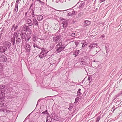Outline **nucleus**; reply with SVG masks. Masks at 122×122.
Wrapping results in <instances>:
<instances>
[{
  "label": "nucleus",
  "instance_id": "nucleus-1",
  "mask_svg": "<svg viewBox=\"0 0 122 122\" xmlns=\"http://www.w3.org/2000/svg\"><path fill=\"white\" fill-rule=\"evenodd\" d=\"M87 44L84 40H80L77 41V46L79 44L80 45H81L82 48L86 46Z\"/></svg>",
  "mask_w": 122,
  "mask_h": 122
},
{
  "label": "nucleus",
  "instance_id": "nucleus-2",
  "mask_svg": "<svg viewBox=\"0 0 122 122\" xmlns=\"http://www.w3.org/2000/svg\"><path fill=\"white\" fill-rule=\"evenodd\" d=\"M97 46H98V44L97 43H90L89 46L88 47L91 50L94 48L95 47H97Z\"/></svg>",
  "mask_w": 122,
  "mask_h": 122
},
{
  "label": "nucleus",
  "instance_id": "nucleus-3",
  "mask_svg": "<svg viewBox=\"0 0 122 122\" xmlns=\"http://www.w3.org/2000/svg\"><path fill=\"white\" fill-rule=\"evenodd\" d=\"M3 44L5 47H7L8 48V49H10L11 46V43L8 41H6L3 43Z\"/></svg>",
  "mask_w": 122,
  "mask_h": 122
},
{
  "label": "nucleus",
  "instance_id": "nucleus-4",
  "mask_svg": "<svg viewBox=\"0 0 122 122\" xmlns=\"http://www.w3.org/2000/svg\"><path fill=\"white\" fill-rule=\"evenodd\" d=\"M77 6L79 8H81L83 7L85 5V3L84 2L82 1L77 3Z\"/></svg>",
  "mask_w": 122,
  "mask_h": 122
},
{
  "label": "nucleus",
  "instance_id": "nucleus-5",
  "mask_svg": "<svg viewBox=\"0 0 122 122\" xmlns=\"http://www.w3.org/2000/svg\"><path fill=\"white\" fill-rule=\"evenodd\" d=\"M7 48L5 46H0V52L4 53L7 50Z\"/></svg>",
  "mask_w": 122,
  "mask_h": 122
},
{
  "label": "nucleus",
  "instance_id": "nucleus-6",
  "mask_svg": "<svg viewBox=\"0 0 122 122\" xmlns=\"http://www.w3.org/2000/svg\"><path fill=\"white\" fill-rule=\"evenodd\" d=\"M98 51H98L97 53H96L95 54V56H100L103 54V52L101 50V49H99V50H98Z\"/></svg>",
  "mask_w": 122,
  "mask_h": 122
},
{
  "label": "nucleus",
  "instance_id": "nucleus-7",
  "mask_svg": "<svg viewBox=\"0 0 122 122\" xmlns=\"http://www.w3.org/2000/svg\"><path fill=\"white\" fill-rule=\"evenodd\" d=\"M65 47L64 46H60L57 50L56 52H59L62 51L65 48Z\"/></svg>",
  "mask_w": 122,
  "mask_h": 122
},
{
  "label": "nucleus",
  "instance_id": "nucleus-8",
  "mask_svg": "<svg viewBox=\"0 0 122 122\" xmlns=\"http://www.w3.org/2000/svg\"><path fill=\"white\" fill-rule=\"evenodd\" d=\"M60 37V36H55L53 38V40L54 41L56 42L59 39Z\"/></svg>",
  "mask_w": 122,
  "mask_h": 122
},
{
  "label": "nucleus",
  "instance_id": "nucleus-9",
  "mask_svg": "<svg viewBox=\"0 0 122 122\" xmlns=\"http://www.w3.org/2000/svg\"><path fill=\"white\" fill-rule=\"evenodd\" d=\"M62 24L63 25V27L64 28H66L68 25L67 20L63 21Z\"/></svg>",
  "mask_w": 122,
  "mask_h": 122
},
{
  "label": "nucleus",
  "instance_id": "nucleus-10",
  "mask_svg": "<svg viewBox=\"0 0 122 122\" xmlns=\"http://www.w3.org/2000/svg\"><path fill=\"white\" fill-rule=\"evenodd\" d=\"M7 59L6 57L4 56H3L1 58L0 61L1 62H4L6 61Z\"/></svg>",
  "mask_w": 122,
  "mask_h": 122
},
{
  "label": "nucleus",
  "instance_id": "nucleus-11",
  "mask_svg": "<svg viewBox=\"0 0 122 122\" xmlns=\"http://www.w3.org/2000/svg\"><path fill=\"white\" fill-rule=\"evenodd\" d=\"M91 23V22L88 20H85L84 22V24L85 25H90Z\"/></svg>",
  "mask_w": 122,
  "mask_h": 122
},
{
  "label": "nucleus",
  "instance_id": "nucleus-12",
  "mask_svg": "<svg viewBox=\"0 0 122 122\" xmlns=\"http://www.w3.org/2000/svg\"><path fill=\"white\" fill-rule=\"evenodd\" d=\"M43 16L41 15H39L37 16V19L39 21L43 19Z\"/></svg>",
  "mask_w": 122,
  "mask_h": 122
},
{
  "label": "nucleus",
  "instance_id": "nucleus-13",
  "mask_svg": "<svg viewBox=\"0 0 122 122\" xmlns=\"http://www.w3.org/2000/svg\"><path fill=\"white\" fill-rule=\"evenodd\" d=\"M33 23L34 24H35V25H38V22L36 19H34L33 21Z\"/></svg>",
  "mask_w": 122,
  "mask_h": 122
},
{
  "label": "nucleus",
  "instance_id": "nucleus-14",
  "mask_svg": "<svg viewBox=\"0 0 122 122\" xmlns=\"http://www.w3.org/2000/svg\"><path fill=\"white\" fill-rule=\"evenodd\" d=\"M45 56V54L43 52H41L39 56L41 58H43Z\"/></svg>",
  "mask_w": 122,
  "mask_h": 122
},
{
  "label": "nucleus",
  "instance_id": "nucleus-15",
  "mask_svg": "<svg viewBox=\"0 0 122 122\" xmlns=\"http://www.w3.org/2000/svg\"><path fill=\"white\" fill-rule=\"evenodd\" d=\"M81 91V89L79 88L78 90V91L77 92V96H81L82 95V94L80 92Z\"/></svg>",
  "mask_w": 122,
  "mask_h": 122
},
{
  "label": "nucleus",
  "instance_id": "nucleus-16",
  "mask_svg": "<svg viewBox=\"0 0 122 122\" xmlns=\"http://www.w3.org/2000/svg\"><path fill=\"white\" fill-rule=\"evenodd\" d=\"M80 66H83L84 65H86V63L83 61H81L80 62Z\"/></svg>",
  "mask_w": 122,
  "mask_h": 122
},
{
  "label": "nucleus",
  "instance_id": "nucleus-17",
  "mask_svg": "<svg viewBox=\"0 0 122 122\" xmlns=\"http://www.w3.org/2000/svg\"><path fill=\"white\" fill-rule=\"evenodd\" d=\"M52 119L50 117H47L46 119V122H51Z\"/></svg>",
  "mask_w": 122,
  "mask_h": 122
},
{
  "label": "nucleus",
  "instance_id": "nucleus-18",
  "mask_svg": "<svg viewBox=\"0 0 122 122\" xmlns=\"http://www.w3.org/2000/svg\"><path fill=\"white\" fill-rule=\"evenodd\" d=\"M26 36V37L27 38V39L26 40L27 41H28L30 39L31 37L30 36V35L29 34H27Z\"/></svg>",
  "mask_w": 122,
  "mask_h": 122
},
{
  "label": "nucleus",
  "instance_id": "nucleus-19",
  "mask_svg": "<svg viewBox=\"0 0 122 122\" xmlns=\"http://www.w3.org/2000/svg\"><path fill=\"white\" fill-rule=\"evenodd\" d=\"M92 77L91 76L89 75L88 76V80L89 82H91L92 80Z\"/></svg>",
  "mask_w": 122,
  "mask_h": 122
},
{
  "label": "nucleus",
  "instance_id": "nucleus-20",
  "mask_svg": "<svg viewBox=\"0 0 122 122\" xmlns=\"http://www.w3.org/2000/svg\"><path fill=\"white\" fill-rule=\"evenodd\" d=\"M119 96H120V94H118L117 95L113 97L114 99L112 101L113 102H114V100L115 99H116L118 97H119Z\"/></svg>",
  "mask_w": 122,
  "mask_h": 122
},
{
  "label": "nucleus",
  "instance_id": "nucleus-21",
  "mask_svg": "<svg viewBox=\"0 0 122 122\" xmlns=\"http://www.w3.org/2000/svg\"><path fill=\"white\" fill-rule=\"evenodd\" d=\"M15 10L16 12H17L18 11V5H15Z\"/></svg>",
  "mask_w": 122,
  "mask_h": 122
},
{
  "label": "nucleus",
  "instance_id": "nucleus-22",
  "mask_svg": "<svg viewBox=\"0 0 122 122\" xmlns=\"http://www.w3.org/2000/svg\"><path fill=\"white\" fill-rule=\"evenodd\" d=\"M5 87V85H0V89H4Z\"/></svg>",
  "mask_w": 122,
  "mask_h": 122
},
{
  "label": "nucleus",
  "instance_id": "nucleus-23",
  "mask_svg": "<svg viewBox=\"0 0 122 122\" xmlns=\"http://www.w3.org/2000/svg\"><path fill=\"white\" fill-rule=\"evenodd\" d=\"M77 38H79V39H80L81 38L80 34V33H77Z\"/></svg>",
  "mask_w": 122,
  "mask_h": 122
},
{
  "label": "nucleus",
  "instance_id": "nucleus-24",
  "mask_svg": "<svg viewBox=\"0 0 122 122\" xmlns=\"http://www.w3.org/2000/svg\"><path fill=\"white\" fill-rule=\"evenodd\" d=\"M97 49L96 50V52L97 53L98 51H99L98 50H99V49H101L98 46L97 47H96Z\"/></svg>",
  "mask_w": 122,
  "mask_h": 122
},
{
  "label": "nucleus",
  "instance_id": "nucleus-25",
  "mask_svg": "<svg viewBox=\"0 0 122 122\" xmlns=\"http://www.w3.org/2000/svg\"><path fill=\"white\" fill-rule=\"evenodd\" d=\"M62 43L61 42H60L56 46L57 47L60 46H63V45H62Z\"/></svg>",
  "mask_w": 122,
  "mask_h": 122
},
{
  "label": "nucleus",
  "instance_id": "nucleus-26",
  "mask_svg": "<svg viewBox=\"0 0 122 122\" xmlns=\"http://www.w3.org/2000/svg\"><path fill=\"white\" fill-rule=\"evenodd\" d=\"M4 104V103L3 102L0 101V107H2Z\"/></svg>",
  "mask_w": 122,
  "mask_h": 122
},
{
  "label": "nucleus",
  "instance_id": "nucleus-27",
  "mask_svg": "<svg viewBox=\"0 0 122 122\" xmlns=\"http://www.w3.org/2000/svg\"><path fill=\"white\" fill-rule=\"evenodd\" d=\"M100 120V117H98L97 118V119L96 121L98 122Z\"/></svg>",
  "mask_w": 122,
  "mask_h": 122
},
{
  "label": "nucleus",
  "instance_id": "nucleus-28",
  "mask_svg": "<svg viewBox=\"0 0 122 122\" xmlns=\"http://www.w3.org/2000/svg\"><path fill=\"white\" fill-rule=\"evenodd\" d=\"M71 35L73 36H75V34L74 33H72L71 34Z\"/></svg>",
  "mask_w": 122,
  "mask_h": 122
},
{
  "label": "nucleus",
  "instance_id": "nucleus-29",
  "mask_svg": "<svg viewBox=\"0 0 122 122\" xmlns=\"http://www.w3.org/2000/svg\"><path fill=\"white\" fill-rule=\"evenodd\" d=\"M80 53V51L79 50H77V55L79 54Z\"/></svg>",
  "mask_w": 122,
  "mask_h": 122
},
{
  "label": "nucleus",
  "instance_id": "nucleus-30",
  "mask_svg": "<svg viewBox=\"0 0 122 122\" xmlns=\"http://www.w3.org/2000/svg\"><path fill=\"white\" fill-rule=\"evenodd\" d=\"M83 13L82 12H81L80 13H79V14L78 15V16H80L81 15V14L82 15Z\"/></svg>",
  "mask_w": 122,
  "mask_h": 122
},
{
  "label": "nucleus",
  "instance_id": "nucleus-31",
  "mask_svg": "<svg viewBox=\"0 0 122 122\" xmlns=\"http://www.w3.org/2000/svg\"><path fill=\"white\" fill-rule=\"evenodd\" d=\"M112 109H113V111H114L115 110V107H113L112 109Z\"/></svg>",
  "mask_w": 122,
  "mask_h": 122
},
{
  "label": "nucleus",
  "instance_id": "nucleus-32",
  "mask_svg": "<svg viewBox=\"0 0 122 122\" xmlns=\"http://www.w3.org/2000/svg\"><path fill=\"white\" fill-rule=\"evenodd\" d=\"M2 68V65L0 63V69Z\"/></svg>",
  "mask_w": 122,
  "mask_h": 122
},
{
  "label": "nucleus",
  "instance_id": "nucleus-33",
  "mask_svg": "<svg viewBox=\"0 0 122 122\" xmlns=\"http://www.w3.org/2000/svg\"><path fill=\"white\" fill-rule=\"evenodd\" d=\"M30 21H31V20H30ZM29 24L30 25H32V22L30 23H30H29Z\"/></svg>",
  "mask_w": 122,
  "mask_h": 122
},
{
  "label": "nucleus",
  "instance_id": "nucleus-34",
  "mask_svg": "<svg viewBox=\"0 0 122 122\" xmlns=\"http://www.w3.org/2000/svg\"><path fill=\"white\" fill-rule=\"evenodd\" d=\"M105 1V0H100V3H101L102 2L104 1Z\"/></svg>",
  "mask_w": 122,
  "mask_h": 122
},
{
  "label": "nucleus",
  "instance_id": "nucleus-35",
  "mask_svg": "<svg viewBox=\"0 0 122 122\" xmlns=\"http://www.w3.org/2000/svg\"><path fill=\"white\" fill-rule=\"evenodd\" d=\"M84 69H85V71H86V72H87V71H88V69H86L85 67H84Z\"/></svg>",
  "mask_w": 122,
  "mask_h": 122
},
{
  "label": "nucleus",
  "instance_id": "nucleus-36",
  "mask_svg": "<svg viewBox=\"0 0 122 122\" xmlns=\"http://www.w3.org/2000/svg\"><path fill=\"white\" fill-rule=\"evenodd\" d=\"M18 28V25H17L15 27V30L16 29Z\"/></svg>",
  "mask_w": 122,
  "mask_h": 122
},
{
  "label": "nucleus",
  "instance_id": "nucleus-37",
  "mask_svg": "<svg viewBox=\"0 0 122 122\" xmlns=\"http://www.w3.org/2000/svg\"><path fill=\"white\" fill-rule=\"evenodd\" d=\"M19 1H20V0H17L16 1V3H18L17 4H18L19 2Z\"/></svg>",
  "mask_w": 122,
  "mask_h": 122
},
{
  "label": "nucleus",
  "instance_id": "nucleus-38",
  "mask_svg": "<svg viewBox=\"0 0 122 122\" xmlns=\"http://www.w3.org/2000/svg\"><path fill=\"white\" fill-rule=\"evenodd\" d=\"M61 20L62 21H63V20H65V19H64V18H62L61 19Z\"/></svg>",
  "mask_w": 122,
  "mask_h": 122
},
{
  "label": "nucleus",
  "instance_id": "nucleus-39",
  "mask_svg": "<svg viewBox=\"0 0 122 122\" xmlns=\"http://www.w3.org/2000/svg\"><path fill=\"white\" fill-rule=\"evenodd\" d=\"M27 46H28V47H30V46L29 45H27V46H26V47H27Z\"/></svg>",
  "mask_w": 122,
  "mask_h": 122
},
{
  "label": "nucleus",
  "instance_id": "nucleus-40",
  "mask_svg": "<svg viewBox=\"0 0 122 122\" xmlns=\"http://www.w3.org/2000/svg\"><path fill=\"white\" fill-rule=\"evenodd\" d=\"M93 62H97V61H95V60H94L93 61Z\"/></svg>",
  "mask_w": 122,
  "mask_h": 122
},
{
  "label": "nucleus",
  "instance_id": "nucleus-41",
  "mask_svg": "<svg viewBox=\"0 0 122 122\" xmlns=\"http://www.w3.org/2000/svg\"><path fill=\"white\" fill-rule=\"evenodd\" d=\"M102 36L103 37L104 36L103 35H102Z\"/></svg>",
  "mask_w": 122,
  "mask_h": 122
},
{
  "label": "nucleus",
  "instance_id": "nucleus-42",
  "mask_svg": "<svg viewBox=\"0 0 122 122\" xmlns=\"http://www.w3.org/2000/svg\"><path fill=\"white\" fill-rule=\"evenodd\" d=\"M78 97H77V99H77V100H78Z\"/></svg>",
  "mask_w": 122,
  "mask_h": 122
},
{
  "label": "nucleus",
  "instance_id": "nucleus-43",
  "mask_svg": "<svg viewBox=\"0 0 122 122\" xmlns=\"http://www.w3.org/2000/svg\"><path fill=\"white\" fill-rule=\"evenodd\" d=\"M75 101H76V99H75Z\"/></svg>",
  "mask_w": 122,
  "mask_h": 122
},
{
  "label": "nucleus",
  "instance_id": "nucleus-44",
  "mask_svg": "<svg viewBox=\"0 0 122 122\" xmlns=\"http://www.w3.org/2000/svg\"><path fill=\"white\" fill-rule=\"evenodd\" d=\"M1 95L0 96V97H1Z\"/></svg>",
  "mask_w": 122,
  "mask_h": 122
},
{
  "label": "nucleus",
  "instance_id": "nucleus-45",
  "mask_svg": "<svg viewBox=\"0 0 122 122\" xmlns=\"http://www.w3.org/2000/svg\"><path fill=\"white\" fill-rule=\"evenodd\" d=\"M96 122H98L96 121Z\"/></svg>",
  "mask_w": 122,
  "mask_h": 122
},
{
  "label": "nucleus",
  "instance_id": "nucleus-46",
  "mask_svg": "<svg viewBox=\"0 0 122 122\" xmlns=\"http://www.w3.org/2000/svg\"><path fill=\"white\" fill-rule=\"evenodd\" d=\"M18 34H20V33H18Z\"/></svg>",
  "mask_w": 122,
  "mask_h": 122
},
{
  "label": "nucleus",
  "instance_id": "nucleus-47",
  "mask_svg": "<svg viewBox=\"0 0 122 122\" xmlns=\"http://www.w3.org/2000/svg\"><path fill=\"white\" fill-rule=\"evenodd\" d=\"M1 92L2 93V92Z\"/></svg>",
  "mask_w": 122,
  "mask_h": 122
}]
</instances>
